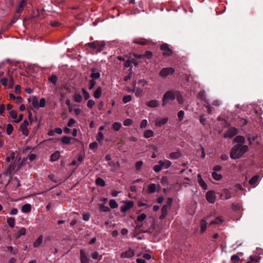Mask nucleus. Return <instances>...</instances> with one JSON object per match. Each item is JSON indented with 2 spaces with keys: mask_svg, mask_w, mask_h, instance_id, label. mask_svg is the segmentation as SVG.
Returning a JSON list of instances; mask_svg holds the SVG:
<instances>
[{
  "mask_svg": "<svg viewBox=\"0 0 263 263\" xmlns=\"http://www.w3.org/2000/svg\"><path fill=\"white\" fill-rule=\"evenodd\" d=\"M248 151L249 147L247 145L237 144L232 147L230 152V157L233 159H238Z\"/></svg>",
  "mask_w": 263,
  "mask_h": 263,
  "instance_id": "nucleus-1",
  "label": "nucleus"
},
{
  "mask_svg": "<svg viewBox=\"0 0 263 263\" xmlns=\"http://www.w3.org/2000/svg\"><path fill=\"white\" fill-rule=\"evenodd\" d=\"M176 98V90L167 91L162 99V106L166 105L170 101L174 100Z\"/></svg>",
  "mask_w": 263,
  "mask_h": 263,
  "instance_id": "nucleus-2",
  "label": "nucleus"
},
{
  "mask_svg": "<svg viewBox=\"0 0 263 263\" xmlns=\"http://www.w3.org/2000/svg\"><path fill=\"white\" fill-rule=\"evenodd\" d=\"M175 71V70L173 67H166L162 69L160 72L159 75L162 77H166L168 75L173 74Z\"/></svg>",
  "mask_w": 263,
  "mask_h": 263,
  "instance_id": "nucleus-3",
  "label": "nucleus"
},
{
  "mask_svg": "<svg viewBox=\"0 0 263 263\" xmlns=\"http://www.w3.org/2000/svg\"><path fill=\"white\" fill-rule=\"evenodd\" d=\"M160 49L163 51V55L169 57L173 53L172 50L166 43L162 44L160 46Z\"/></svg>",
  "mask_w": 263,
  "mask_h": 263,
  "instance_id": "nucleus-4",
  "label": "nucleus"
},
{
  "mask_svg": "<svg viewBox=\"0 0 263 263\" xmlns=\"http://www.w3.org/2000/svg\"><path fill=\"white\" fill-rule=\"evenodd\" d=\"M124 205L120 207V211L122 213H125L134 206V203L133 201H123Z\"/></svg>",
  "mask_w": 263,
  "mask_h": 263,
  "instance_id": "nucleus-5",
  "label": "nucleus"
},
{
  "mask_svg": "<svg viewBox=\"0 0 263 263\" xmlns=\"http://www.w3.org/2000/svg\"><path fill=\"white\" fill-rule=\"evenodd\" d=\"M238 134V129L235 127H230L224 134V138H231Z\"/></svg>",
  "mask_w": 263,
  "mask_h": 263,
  "instance_id": "nucleus-6",
  "label": "nucleus"
},
{
  "mask_svg": "<svg viewBox=\"0 0 263 263\" xmlns=\"http://www.w3.org/2000/svg\"><path fill=\"white\" fill-rule=\"evenodd\" d=\"M135 251L129 248L127 251H124L121 254V257L122 258H130L135 255Z\"/></svg>",
  "mask_w": 263,
  "mask_h": 263,
  "instance_id": "nucleus-7",
  "label": "nucleus"
},
{
  "mask_svg": "<svg viewBox=\"0 0 263 263\" xmlns=\"http://www.w3.org/2000/svg\"><path fill=\"white\" fill-rule=\"evenodd\" d=\"M67 105L68 106L69 111L70 112H73L74 115L77 116H78L82 113V110L81 109L78 107H74L71 105H70L69 100H67Z\"/></svg>",
  "mask_w": 263,
  "mask_h": 263,
  "instance_id": "nucleus-8",
  "label": "nucleus"
},
{
  "mask_svg": "<svg viewBox=\"0 0 263 263\" xmlns=\"http://www.w3.org/2000/svg\"><path fill=\"white\" fill-rule=\"evenodd\" d=\"M206 199L209 202L214 203L216 199L215 192L213 191L208 192L206 194Z\"/></svg>",
  "mask_w": 263,
  "mask_h": 263,
  "instance_id": "nucleus-9",
  "label": "nucleus"
},
{
  "mask_svg": "<svg viewBox=\"0 0 263 263\" xmlns=\"http://www.w3.org/2000/svg\"><path fill=\"white\" fill-rule=\"evenodd\" d=\"M168 121V118H157L155 121V125L157 127H161L165 124Z\"/></svg>",
  "mask_w": 263,
  "mask_h": 263,
  "instance_id": "nucleus-10",
  "label": "nucleus"
},
{
  "mask_svg": "<svg viewBox=\"0 0 263 263\" xmlns=\"http://www.w3.org/2000/svg\"><path fill=\"white\" fill-rule=\"evenodd\" d=\"M80 259L81 263H89V259L87 257L85 251L83 249L80 250Z\"/></svg>",
  "mask_w": 263,
  "mask_h": 263,
  "instance_id": "nucleus-11",
  "label": "nucleus"
},
{
  "mask_svg": "<svg viewBox=\"0 0 263 263\" xmlns=\"http://www.w3.org/2000/svg\"><path fill=\"white\" fill-rule=\"evenodd\" d=\"M158 163L161 165L162 168L165 169L169 168L172 165V162L168 160H159Z\"/></svg>",
  "mask_w": 263,
  "mask_h": 263,
  "instance_id": "nucleus-12",
  "label": "nucleus"
},
{
  "mask_svg": "<svg viewBox=\"0 0 263 263\" xmlns=\"http://www.w3.org/2000/svg\"><path fill=\"white\" fill-rule=\"evenodd\" d=\"M27 0H22L19 3L18 7L16 10V12L17 14H21L23 10L24 7L26 4Z\"/></svg>",
  "mask_w": 263,
  "mask_h": 263,
  "instance_id": "nucleus-13",
  "label": "nucleus"
},
{
  "mask_svg": "<svg viewBox=\"0 0 263 263\" xmlns=\"http://www.w3.org/2000/svg\"><path fill=\"white\" fill-rule=\"evenodd\" d=\"M90 77L93 80L98 79L100 77V73L97 69L92 68L91 69Z\"/></svg>",
  "mask_w": 263,
  "mask_h": 263,
  "instance_id": "nucleus-14",
  "label": "nucleus"
},
{
  "mask_svg": "<svg viewBox=\"0 0 263 263\" xmlns=\"http://www.w3.org/2000/svg\"><path fill=\"white\" fill-rule=\"evenodd\" d=\"M97 50L98 52H101L105 46V43L104 41H97Z\"/></svg>",
  "mask_w": 263,
  "mask_h": 263,
  "instance_id": "nucleus-15",
  "label": "nucleus"
},
{
  "mask_svg": "<svg viewBox=\"0 0 263 263\" xmlns=\"http://www.w3.org/2000/svg\"><path fill=\"white\" fill-rule=\"evenodd\" d=\"M168 206L167 205H163L161 209V214L159 217L160 219H164L167 213Z\"/></svg>",
  "mask_w": 263,
  "mask_h": 263,
  "instance_id": "nucleus-16",
  "label": "nucleus"
},
{
  "mask_svg": "<svg viewBox=\"0 0 263 263\" xmlns=\"http://www.w3.org/2000/svg\"><path fill=\"white\" fill-rule=\"evenodd\" d=\"M224 221V219L222 216H218L215 218L214 220L210 223V225L213 224H219L222 223Z\"/></svg>",
  "mask_w": 263,
  "mask_h": 263,
  "instance_id": "nucleus-17",
  "label": "nucleus"
},
{
  "mask_svg": "<svg viewBox=\"0 0 263 263\" xmlns=\"http://www.w3.org/2000/svg\"><path fill=\"white\" fill-rule=\"evenodd\" d=\"M181 156L180 151L171 153L169 155V158L172 159H177Z\"/></svg>",
  "mask_w": 263,
  "mask_h": 263,
  "instance_id": "nucleus-18",
  "label": "nucleus"
},
{
  "mask_svg": "<svg viewBox=\"0 0 263 263\" xmlns=\"http://www.w3.org/2000/svg\"><path fill=\"white\" fill-rule=\"evenodd\" d=\"M146 105L151 108H155L158 106V102L156 100H152L149 101H147L146 103Z\"/></svg>",
  "mask_w": 263,
  "mask_h": 263,
  "instance_id": "nucleus-19",
  "label": "nucleus"
},
{
  "mask_svg": "<svg viewBox=\"0 0 263 263\" xmlns=\"http://www.w3.org/2000/svg\"><path fill=\"white\" fill-rule=\"evenodd\" d=\"M147 42L148 41L144 39H137L133 40V43L141 45H145L147 43Z\"/></svg>",
  "mask_w": 263,
  "mask_h": 263,
  "instance_id": "nucleus-20",
  "label": "nucleus"
},
{
  "mask_svg": "<svg viewBox=\"0 0 263 263\" xmlns=\"http://www.w3.org/2000/svg\"><path fill=\"white\" fill-rule=\"evenodd\" d=\"M207 222L204 219H202L200 221V227L201 233H204L206 229Z\"/></svg>",
  "mask_w": 263,
  "mask_h": 263,
  "instance_id": "nucleus-21",
  "label": "nucleus"
},
{
  "mask_svg": "<svg viewBox=\"0 0 263 263\" xmlns=\"http://www.w3.org/2000/svg\"><path fill=\"white\" fill-rule=\"evenodd\" d=\"M222 196H223L225 199H230L231 197V193L230 191L227 189H224L223 190Z\"/></svg>",
  "mask_w": 263,
  "mask_h": 263,
  "instance_id": "nucleus-22",
  "label": "nucleus"
},
{
  "mask_svg": "<svg viewBox=\"0 0 263 263\" xmlns=\"http://www.w3.org/2000/svg\"><path fill=\"white\" fill-rule=\"evenodd\" d=\"M43 236L40 235L37 239L33 242V246L34 248L39 247L43 242Z\"/></svg>",
  "mask_w": 263,
  "mask_h": 263,
  "instance_id": "nucleus-23",
  "label": "nucleus"
},
{
  "mask_svg": "<svg viewBox=\"0 0 263 263\" xmlns=\"http://www.w3.org/2000/svg\"><path fill=\"white\" fill-rule=\"evenodd\" d=\"M198 183L199 185L202 187L204 190H206L208 188L207 185L206 183L201 178V176L200 175H198Z\"/></svg>",
  "mask_w": 263,
  "mask_h": 263,
  "instance_id": "nucleus-24",
  "label": "nucleus"
},
{
  "mask_svg": "<svg viewBox=\"0 0 263 263\" xmlns=\"http://www.w3.org/2000/svg\"><path fill=\"white\" fill-rule=\"evenodd\" d=\"M176 98L180 104H182L184 102L183 97L181 94V92L178 90H176Z\"/></svg>",
  "mask_w": 263,
  "mask_h": 263,
  "instance_id": "nucleus-25",
  "label": "nucleus"
},
{
  "mask_svg": "<svg viewBox=\"0 0 263 263\" xmlns=\"http://www.w3.org/2000/svg\"><path fill=\"white\" fill-rule=\"evenodd\" d=\"M234 141L238 144H243L245 142V139L242 136H237L234 139Z\"/></svg>",
  "mask_w": 263,
  "mask_h": 263,
  "instance_id": "nucleus-26",
  "label": "nucleus"
},
{
  "mask_svg": "<svg viewBox=\"0 0 263 263\" xmlns=\"http://www.w3.org/2000/svg\"><path fill=\"white\" fill-rule=\"evenodd\" d=\"M156 185L155 183H151L149 184L147 188V193H153L156 190Z\"/></svg>",
  "mask_w": 263,
  "mask_h": 263,
  "instance_id": "nucleus-27",
  "label": "nucleus"
},
{
  "mask_svg": "<svg viewBox=\"0 0 263 263\" xmlns=\"http://www.w3.org/2000/svg\"><path fill=\"white\" fill-rule=\"evenodd\" d=\"M154 135V133L153 130L151 129L146 130L144 132L143 136L145 138H149L153 137Z\"/></svg>",
  "mask_w": 263,
  "mask_h": 263,
  "instance_id": "nucleus-28",
  "label": "nucleus"
},
{
  "mask_svg": "<svg viewBox=\"0 0 263 263\" xmlns=\"http://www.w3.org/2000/svg\"><path fill=\"white\" fill-rule=\"evenodd\" d=\"M102 95V89L101 87H98L93 93V97L96 99H99L101 97Z\"/></svg>",
  "mask_w": 263,
  "mask_h": 263,
  "instance_id": "nucleus-29",
  "label": "nucleus"
},
{
  "mask_svg": "<svg viewBox=\"0 0 263 263\" xmlns=\"http://www.w3.org/2000/svg\"><path fill=\"white\" fill-rule=\"evenodd\" d=\"M98 205H99V210L101 212H108L110 211V209L109 207L105 206L103 204H99Z\"/></svg>",
  "mask_w": 263,
  "mask_h": 263,
  "instance_id": "nucleus-30",
  "label": "nucleus"
},
{
  "mask_svg": "<svg viewBox=\"0 0 263 263\" xmlns=\"http://www.w3.org/2000/svg\"><path fill=\"white\" fill-rule=\"evenodd\" d=\"M31 209V206L30 204H26L22 207V211L23 213H29Z\"/></svg>",
  "mask_w": 263,
  "mask_h": 263,
  "instance_id": "nucleus-31",
  "label": "nucleus"
},
{
  "mask_svg": "<svg viewBox=\"0 0 263 263\" xmlns=\"http://www.w3.org/2000/svg\"><path fill=\"white\" fill-rule=\"evenodd\" d=\"M60 158V152L59 151H57L52 154L51 156V161H55L59 159Z\"/></svg>",
  "mask_w": 263,
  "mask_h": 263,
  "instance_id": "nucleus-32",
  "label": "nucleus"
},
{
  "mask_svg": "<svg viewBox=\"0 0 263 263\" xmlns=\"http://www.w3.org/2000/svg\"><path fill=\"white\" fill-rule=\"evenodd\" d=\"M109 206L111 209H116L118 207V204L115 199H110L109 202Z\"/></svg>",
  "mask_w": 263,
  "mask_h": 263,
  "instance_id": "nucleus-33",
  "label": "nucleus"
},
{
  "mask_svg": "<svg viewBox=\"0 0 263 263\" xmlns=\"http://www.w3.org/2000/svg\"><path fill=\"white\" fill-rule=\"evenodd\" d=\"M96 184L100 186H105V181L101 178H97L96 180Z\"/></svg>",
  "mask_w": 263,
  "mask_h": 263,
  "instance_id": "nucleus-34",
  "label": "nucleus"
},
{
  "mask_svg": "<svg viewBox=\"0 0 263 263\" xmlns=\"http://www.w3.org/2000/svg\"><path fill=\"white\" fill-rule=\"evenodd\" d=\"M73 99L75 102L80 103L82 100V97L80 94L75 93L73 96Z\"/></svg>",
  "mask_w": 263,
  "mask_h": 263,
  "instance_id": "nucleus-35",
  "label": "nucleus"
},
{
  "mask_svg": "<svg viewBox=\"0 0 263 263\" xmlns=\"http://www.w3.org/2000/svg\"><path fill=\"white\" fill-rule=\"evenodd\" d=\"M8 225L11 228H14L15 225V219L13 217H9L7 219V221Z\"/></svg>",
  "mask_w": 263,
  "mask_h": 263,
  "instance_id": "nucleus-36",
  "label": "nucleus"
},
{
  "mask_svg": "<svg viewBox=\"0 0 263 263\" xmlns=\"http://www.w3.org/2000/svg\"><path fill=\"white\" fill-rule=\"evenodd\" d=\"M20 128L23 135L25 136H27L28 135L29 132L27 127L21 125Z\"/></svg>",
  "mask_w": 263,
  "mask_h": 263,
  "instance_id": "nucleus-37",
  "label": "nucleus"
},
{
  "mask_svg": "<svg viewBox=\"0 0 263 263\" xmlns=\"http://www.w3.org/2000/svg\"><path fill=\"white\" fill-rule=\"evenodd\" d=\"M97 41H93L92 42L88 43L86 44V46H87L88 47H90L92 49H97Z\"/></svg>",
  "mask_w": 263,
  "mask_h": 263,
  "instance_id": "nucleus-38",
  "label": "nucleus"
},
{
  "mask_svg": "<svg viewBox=\"0 0 263 263\" xmlns=\"http://www.w3.org/2000/svg\"><path fill=\"white\" fill-rule=\"evenodd\" d=\"M78 130L77 128H73L72 130L67 127V134H71L73 137H76L77 135Z\"/></svg>",
  "mask_w": 263,
  "mask_h": 263,
  "instance_id": "nucleus-39",
  "label": "nucleus"
},
{
  "mask_svg": "<svg viewBox=\"0 0 263 263\" xmlns=\"http://www.w3.org/2000/svg\"><path fill=\"white\" fill-rule=\"evenodd\" d=\"M258 176L256 175L253 176L250 180H249V183L251 185H254L256 183L258 180Z\"/></svg>",
  "mask_w": 263,
  "mask_h": 263,
  "instance_id": "nucleus-40",
  "label": "nucleus"
},
{
  "mask_svg": "<svg viewBox=\"0 0 263 263\" xmlns=\"http://www.w3.org/2000/svg\"><path fill=\"white\" fill-rule=\"evenodd\" d=\"M212 177L216 180H219L222 178V175L217 173L216 172L212 173Z\"/></svg>",
  "mask_w": 263,
  "mask_h": 263,
  "instance_id": "nucleus-41",
  "label": "nucleus"
},
{
  "mask_svg": "<svg viewBox=\"0 0 263 263\" xmlns=\"http://www.w3.org/2000/svg\"><path fill=\"white\" fill-rule=\"evenodd\" d=\"M32 105L36 108H39V101L36 97H33L32 98Z\"/></svg>",
  "mask_w": 263,
  "mask_h": 263,
  "instance_id": "nucleus-42",
  "label": "nucleus"
},
{
  "mask_svg": "<svg viewBox=\"0 0 263 263\" xmlns=\"http://www.w3.org/2000/svg\"><path fill=\"white\" fill-rule=\"evenodd\" d=\"M13 130V127L11 124H8L6 127V132L8 135H10Z\"/></svg>",
  "mask_w": 263,
  "mask_h": 263,
  "instance_id": "nucleus-43",
  "label": "nucleus"
},
{
  "mask_svg": "<svg viewBox=\"0 0 263 263\" xmlns=\"http://www.w3.org/2000/svg\"><path fill=\"white\" fill-rule=\"evenodd\" d=\"M146 214L142 213L137 217V220L138 222H142L143 221H144L146 219Z\"/></svg>",
  "mask_w": 263,
  "mask_h": 263,
  "instance_id": "nucleus-44",
  "label": "nucleus"
},
{
  "mask_svg": "<svg viewBox=\"0 0 263 263\" xmlns=\"http://www.w3.org/2000/svg\"><path fill=\"white\" fill-rule=\"evenodd\" d=\"M113 128L116 131H118L121 127V124L119 122H115L112 124Z\"/></svg>",
  "mask_w": 263,
  "mask_h": 263,
  "instance_id": "nucleus-45",
  "label": "nucleus"
},
{
  "mask_svg": "<svg viewBox=\"0 0 263 263\" xmlns=\"http://www.w3.org/2000/svg\"><path fill=\"white\" fill-rule=\"evenodd\" d=\"M48 80L50 82L55 85L57 83L58 78L55 75H52L49 78Z\"/></svg>",
  "mask_w": 263,
  "mask_h": 263,
  "instance_id": "nucleus-46",
  "label": "nucleus"
},
{
  "mask_svg": "<svg viewBox=\"0 0 263 263\" xmlns=\"http://www.w3.org/2000/svg\"><path fill=\"white\" fill-rule=\"evenodd\" d=\"M98 147V145L97 142H92L89 144L90 149L93 151H96Z\"/></svg>",
  "mask_w": 263,
  "mask_h": 263,
  "instance_id": "nucleus-47",
  "label": "nucleus"
},
{
  "mask_svg": "<svg viewBox=\"0 0 263 263\" xmlns=\"http://www.w3.org/2000/svg\"><path fill=\"white\" fill-rule=\"evenodd\" d=\"M231 259L233 262L237 263L239 262L240 258L237 255L235 254L231 256Z\"/></svg>",
  "mask_w": 263,
  "mask_h": 263,
  "instance_id": "nucleus-48",
  "label": "nucleus"
},
{
  "mask_svg": "<svg viewBox=\"0 0 263 263\" xmlns=\"http://www.w3.org/2000/svg\"><path fill=\"white\" fill-rule=\"evenodd\" d=\"M249 259L250 260V261L252 263L253 262H258L260 259V258L256 256H250Z\"/></svg>",
  "mask_w": 263,
  "mask_h": 263,
  "instance_id": "nucleus-49",
  "label": "nucleus"
},
{
  "mask_svg": "<svg viewBox=\"0 0 263 263\" xmlns=\"http://www.w3.org/2000/svg\"><path fill=\"white\" fill-rule=\"evenodd\" d=\"M162 169V166L160 164L154 165L153 170L155 172H159Z\"/></svg>",
  "mask_w": 263,
  "mask_h": 263,
  "instance_id": "nucleus-50",
  "label": "nucleus"
},
{
  "mask_svg": "<svg viewBox=\"0 0 263 263\" xmlns=\"http://www.w3.org/2000/svg\"><path fill=\"white\" fill-rule=\"evenodd\" d=\"M132 100V97L130 95L125 96L123 98V101L124 103L130 102Z\"/></svg>",
  "mask_w": 263,
  "mask_h": 263,
  "instance_id": "nucleus-51",
  "label": "nucleus"
},
{
  "mask_svg": "<svg viewBox=\"0 0 263 263\" xmlns=\"http://www.w3.org/2000/svg\"><path fill=\"white\" fill-rule=\"evenodd\" d=\"M96 84V82H95V80H90L89 82V89L91 90L93 89Z\"/></svg>",
  "mask_w": 263,
  "mask_h": 263,
  "instance_id": "nucleus-52",
  "label": "nucleus"
},
{
  "mask_svg": "<svg viewBox=\"0 0 263 263\" xmlns=\"http://www.w3.org/2000/svg\"><path fill=\"white\" fill-rule=\"evenodd\" d=\"M104 138V135L102 132H99L96 137V139L99 142H100Z\"/></svg>",
  "mask_w": 263,
  "mask_h": 263,
  "instance_id": "nucleus-53",
  "label": "nucleus"
},
{
  "mask_svg": "<svg viewBox=\"0 0 263 263\" xmlns=\"http://www.w3.org/2000/svg\"><path fill=\"white\" fill-rule=\"evenodd\" d=\"M15 166L13 164H11L7 169V174H10L14 170Z\"/></svg>",
  "mask_w": 263,
  "mask_h": 263,
  "instance_id": "nucleus-54",
  "label": "nucleus"
},
{
  "mask_svg": "<svg viewBox=\"0 0 263 263\" xmlns=\"http://www.w3.org/2000/svg\"><path fill=\"white\" fill-rule=\"evenodd\" d=\"M133 123V120L130 119H126V120H124V121L123 122V125L124 126H129L130 125H131Z\"/></svg>",
  "mask_w": 263,
  "mask_h": 263,
  "instance_id": "nucleus-55",
  "label": "nucleus"
},
{
  "mask_svg": "<svg viewBox=\"0 0 263 263\" xmlns=\"http://www.w3.org/2000/svg\"><path fill=\"white\" fill-rule=\"evenodd\" d=\"M10 115L11 117L13 119H16L17 117V112L14 110H12L10 111Z\"/></svg>",
  "mask_w": 263,
  "mask_h": 263,
  "instance_id": "nucleus-56",
  "label": "nucleus"
},
{
  "mask_svg": "<svg viewBox=\"0 0 263 263\" xmlns=\"http://www.w3.org/2000/svg\"><path fill=\"white\" fill-rule=\"evenodd\" d=\"M82 91L83 92L85 99H88L90 97L89 93L85 89H82Z\"/></svg>",
  "mask_w": 263,
  "mask_h": 263,
  "instance_id": "nucleus-57",
  "label": "nucleus"
},
{
  "mask_svg": "<svg viewBox=\"0 0 263 263\" xmlns=\"http://www.w3.org/2000/svg\"><path fill=\"white\" fill-rule=\"evenodd\" d=\"M153 53L151 51H147L143 54V57H145L147 59H151L152 57Z\"/></svg>",
  "mask_w": 263,
  "mask_h": 263,
  "instance_id": "nucleus-58",
  "label": "nucleus"
},
{
  "mask_svg": "<svg viewBox=\"0 0 263 263\" xmlns=\"http://www.w3.org/2000/svg\"><path fill=\"white\" fill-rule=\"evenodd\" d=\"M147 125V121L146 119H143L140 124L141 128H145Z\"/></svg>",
  "mask_w": 263,
  "mask_h": 263,
  "instance_id": "nucleus-59",
  "label": "nucleus"
},
{
  "mask_svg": "<svg viewBox=\"0 0 263 263\" xmlns=\"http://www.w3.org/2000/svg\"><path fill=\"white\" fill-rule=\"evenodd\" d=\"M184 112L183 110H180L178 113V119L179 120V121H182L183 118V116H184Z\"/></svg>",
  "mask_w": 263,
  "mask_h": 263,
  "instance_id": "nucleus-60",
  "label": "nucleus"
},
{
  "mask_svg": "<svg viewBox=\"0 0 263 263\" xmlns=\"http://www.w3.org/2000/svg\"><path fill=\"white\" fill-rule=\"evenodd\" d=\"M257 138V136H251L249 135V136L248 138V140L249 142V144H250L252 142L254 141Z\"/></svg>",
  "mask_w": 263,
  "mask_h": 263,
  "instance_id": "nucleus-61",
  "label": "nucleus"
},
{
  "mask_svg": "<svg viewBox=\"0 0 263 263\" xmlns=\"http://www.w3.org/2000/svg\"><path fill=\"white\" fill-rule=\"evenodd\" d=\"M95 104V101L93 100H89L87 102V106L88 108H91Z\"/></svg>",
  "mask_w": 263,
  "mask_h": 263,
  "instance_id": "nucleus-62",
  "label": "nucleus"
},
{
  "mask_svg": "<svg viewBox=\"0 0 263 263\" xmlns=\"http://www.w3.org/2000/svg\"><path fill=\"white\" fill-rule=\"evenodd\" d=\"M8 251H9L12 254L14 255L17 253L16 250H14L12 246H8L7 247Z\"/></svg>",
  "mask_w": 263,
  "mask_h": 263,
  "instance_id": "nucleus-63",
  "label": "nucleus"
},
{
  "mask_svg": "<svg viewBox=\"0 0 263 263\" xmlns=\"http://www.w3.org/2000/svg\"><path fill=\"white\" fill-rule=\"evenodd\" d=\"M132 65V61L130 60H127L125 61L124 63V66L126 68L129 67Z\"/></svg>",
  "mask_w": 263,
  "mask_h": 263,
  "instance_id": "nucleus-64",
  "label": "nucleus"
}]
</instances>
